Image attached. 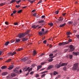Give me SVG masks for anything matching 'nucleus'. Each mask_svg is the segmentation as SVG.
I'll return each instance as SVG.
<instances>
[{"instance_id":"obj_1","label":"nucleus","mask_w":79,"mask_h":79,"mask_svg":"<svg viewBox=\"0 0 79 79\" xmlns=\"http://www.w3.org/2000/svg\"><path fill=\"white\" fill-rule=\"evenodd\" d=\"M72 42V40L69 39V42H63L62 43H60L59 44V45L62 46V45H67V44H69V42Z\"/></svg>"},{"instance_id":"obj_2","label":"nucleus","mask_w":79,"mask_h":79,"mask_svg":"<svg viewBox=\"0 0 79 79\" xmlns=\"http://www.w3.org/2000/svg\"><path fill=\"white\" fill-rule=\"evenodd\" d=\"M78 66H79V64L78 63H76L74 64L72 68V70H73V71L77 70L78 69Z\"/></svg>"},{"instance_id":"obj_3","label":"nucleus","mask_w":79,"mask_h":79,"mask_svg":"<svg viewBox=\"0 0 79 79\" xmlns=\"http://www.w3.org/2000/svg\"><path fill=\"white\" fill-rule=\"evenodd\" d=\"M19 67H17L15 69L13 70L14 73H19V71H18V70L19 69Z\"/></svg>"},{"instance_id":"obj_4","label":"nucleus","mask_w":79,"mask_h":79,"mask_svg":"<svg viewBox=\"0 0 79 79\" xmlns=\"http://www.w3.org/2000/svg\"><path fill=\"white\" fill-rule=\"evenodd\" d=\"M16 53V52H14L13 53H12V52H10L9 53H8V55L9 56H13L14 55H15Z\"/></svg>"},{"instance_id":"obj_5","label":"nucleus","mask_w":79,"mask_h":79,"mask_svg":"<svg viewBox=\"0 0 79 79\" xmlns=\"http://www.w3.org/2000/svg\"><path fill=\"white\" fill-rule=\"evenodd\" d=\"M61 63H60L59 64H57L55 66V68H56L57 69H59L60 67H61Z\"/></svg>"},{"instance_id":"obj_6","label":"nucleus","mask_w":79,"mask_h":79,"mask_svg":"<svg viewBox=\"0 0 79 79\" xmlns=\"http://www.w3.org/2000/svg\"><path fill=\"white\" fill-rule=\"evenodd\" d=\"M73 55L75 56H77V55H79V52H73Z\"/></svg>"},{"instance_id":"obj_7","label":"nucleus","mask_w":79,"mask_h":79,"mask_svg":"<svg viewBox=\"0 0 79 79\" xmlns=\"http://www.w3.org/2000/svg\"><path fill=\"white\" fill-rule=\"evenodd\" d=\"M70 50L71 51H74V47L72 45H71L70 46Z\"/></svg>"},{"instance_id":"obj_8","label":"nucleus","mask_w":79,"mask_h":79,"mask_svg":"<svg viewBox=\"0 0 79 79\" xmlns=\"http://www.w3.org/2000/svg\"><path fill=\"white\" fill-rule=\"evenodd\" d=\"M13 68H14V65L13 64L11 65H10V66H9V67L8 68V69H9V70L12 69H13Z\"/></svg>"},{"instance_id":"obj_9","label":"nucleus","mask_w":79,"mask_h":79,"mask_svg":"<svg viewBox=\"0 0 79 79\" xmlns=\"http://www.w3.org/2000/svg\"><path fill=\"white\" fill-rule=\"evenodd\" d=\"M11 76L12 77H15L16 76V74H15V73H13L11 74Z\"/></svg>"},{"instance_id":"obj_10","label":"nucleus","mask_w":79,"mask_h":79,"mask_svg":"<svg viewBox=\"0 0 79 79\" xmlns=\"http://www.w3.org/2000/svg\"><path fill=\"white\" fill-rule=\"evenodd\" d=\"M52 68H53V65H50L48 67L47 69L48 70H49V69H52Z\"/></svg>"},{"instance_id":"obj_11","label":"nucleus","mask_w":79,"mask_h":79,"mask_svg":"<svg viewBox=\"0 0 79 79\" xmlns=\"http://www.w3.org/2000/svg\"><path fill=\"white\" fill-rule=\"evenodd\" d=\"M25 35H26L25 33H20V37H24V36H25Z\"/></svg>"},{"instance_id":"obj_12","label":"nucleus","mask_w":79,"mask_h":79,"mask_svg":"<svg viewBox=\"0 0 79 79\" xmlns=\"http://www.w3.org/2000/svg\"><path fill=\"white\" fill-rule=\"evenodd\" d=\"M61 67L64 66H67L68 65V63H63L61 64Z\"/></svg>"},{"instance_id":"obj_13","label":"nucleus","mask_w":79,"mask_h":79,"mask_svg":"<svg viewBox=\"0 0 79 79\" xmlns=\"http://www.w3.org/2000/svg\"><path fill=\"white\" fill-rule=\"evenodd\" d=\"M27 60V57H25L24 58H23V59H22L21 60V61H26Z\"/></svg>"},{"instance_id":"obj_14","label":"nucleus","mask_w":79,"mask_h":79,"mask_svg":"<svg viewBox=\"0 0 79 79\" xmlns=\"http://www.w3.org/2000/svg\"><path fill=\"white\" fill-rule=\"evenodd\" d=\"M27 40H28V39L27 38H23L22 39V41H27Z\"/></svg>"},{"instance_id":"obj_15","label":"nucleus","mask_w":79,"mask_h":79,"mask_svg":"<svg viewBox=\"0 0 79 79\" xmlns=\"http://www.w3.org/2000/svg\"><path fill=\"white\" fill-rule=\"evenodd\" d=\"M6 78L7 79H11V78H12V77H11V76L10 75H9L8 76H7Z\"/></svg>"},{"instance_id":"obj_16","label":"nucleus","mask_w":79,"mask_h":79,"mask_svg":"<svg viewBox=\"0 0 79 79\" xmlns=\"http://www.w3.org/2000/svg\"><path fill=\"white\" fill-rule=\"evenodd\" d=\"M39 35H43V34H44V32L42 31H41L39 33Z\"/></svg>"},{"instance_id":"obj_17","label":"nucleus","mask_w":79,"mask_h":79,"mask_svg":"<svg viewBox=\"0 0 79 79\" xmlns=\"http://www.w3.org/2000/svg\"><path fill=\"white\" fill-rule=\"evenodd\" d=\"M7 74H8V73L7 72H3L2 73V76H5Z\"/></svg>"},{"instance_id":"obj_18","label":"nucleus","mask_w":79,"mask_h":79,"mask_svg":"<svg viewBox=\"0 0 79 79\" xmlns=\"http://www.w3.org/2000/svg\"><path fill=\"white\" fill-rule=\"evenodd\" d=\"M38 26H39L38 25L36 26L35 25H32L31 26V27L32 28H36V27H38Z\"/></svg>"},{"instance_id":"obj_19","label":"nucleus","mask_w":79,"mask_h":79,"mask_svg":"<svg viewBox=\"0 0 79 79\" xmlns=\"http://www.w3.org/2000/svg\"><path fill=\"white\" fill-rule=\"evenodd\" d=\"M45 22V21L44 20H41L40 21H39L38 22L39 23H44Z\"/></svg>"},{"instance_id":"obj_20","label":"nucleus","mask_w":79,"mask_h":79,"mask_svg":"<svg viewBox=\"0 0 79 79\" xmlns=\"http://www.w3.org/2000/svg\"><path fill=\"white\" fill-rule=\"evenodd\" d=\"M63 19L62 18H60L58 20V21H59V22H62V21H63Z\"/></svg>"},{"instance_id":"obj_21","label":"nucleus","mask_w":79,"mask_h":79,"mask_svg":"<svg viewBox=\"0 0 79 79\" xmlns=\"http://www.w3.org/2000/svg\"><path fill=\"white\" fill-rule=\"evenodd\" d=\"M6 68L7 67L5 66H2L1 67V69H6Z\"/></svg>"},{"instance_id":"obj_22","label":"nucleus","mask_w":79,"mask_h":79,"mask_svg":"<svg viewBox=\"0 0 79 79\" xmlns=\"http://www.w3.org/2000/svg\"><path fill=\"white\" fill-rule=\"evenodd\" d=\"M42 68V66L41 65H38L37 66V71H38V70H39V69H40V68Z\"/></svg>"},{"instance_id":"obj_23","label":"nucleus","mask_w":79,"mask_h":79,"mask_svg":"<svg viewBox=\"0 0 79 79\" xmlns=\"http://www.w3.org/2000/svg\"><path fill=\"white\" fill-rule=\"evenodd\" d=\"M65 25H66V23H64L63 24L60 25V27H62L64 26Z\"/></svg>"},{"instance_id":"obj_24","label":"nucleus","mask_w":79,"mask_h":79,"mask_svg":"<svg viewBox=\"0 0 79 79\" xmlns=\"http://www.w3.org/2000/svg\"><path fill=\"white\" fill-rule=\"evenodd\" d=\"M20 41V39H16V41H15V43H18Z\"/></svg>"},{"instance_id":"obj_25","label":"nucleus","mask_w":79,"mask_h":79,"mask_svg":"<svg viewBox=\"0 0 79 79\" xmlns=\"http://www.w3.org/2000/svg\"><path fill=\"white\" fill-rule=\"evenodd\" d=\"M56 74H58V73L56 71H54L53 72V75L54 76H56Z\"/></svg>"},{"instance_id":"obj_26","label":"nucleus","mask_w":79,"mask_h":79,"mask_svg":"<svg viewBox=\"0 0 79 79\" xmlns=\"http://www.w3.org/2000/svg\"><path fill=\"white\" fill-rule=\"evenodd\" d=\"M10 42L8 41L5 44V45H8L9 44Z\"/></svg>"},{"instance_id":"obj_27","label":"nucleus","mask_w":79,"mask_h":79,"mask_svg":"<svg viewBox=\"0 0 79 79\" xmlns=\"http://www.w3.org/2000/svg\"><path fill=\"white\" fill-rule=\"evenodd\" d=\"M30 32V31H29V30H27L25 34L26 35L27 34L29 33Z\"/></svg>"},{"instance_id":"obj_28","label":"nucleus","mask_w":79,"mask_h":79,"mask_svg":"<svg viewBox=\"0 0 79 79\" xmlns=\"http://www.w3.org/2000/svg\"><path fill=\"white\" fill-rule=\"evenodd\" d=\"M73 23V21H70L69 22L68 24H72Z\"/></svg>"},{"instance_id":"obj_29","label":"nucleus","mask_w":79,"mask_h":79,"mask_svg":"<svg viewBox=\"0 0 79 79\" xmlns=\"http://www.w3.org/2000/svg\"><path fill=\"white\" fill-rule=\"evenodd\" d=\"M36 53H36V52H35V51H33V56H34L35 55H36Z\"/></svg>"},{"instance_id":"obj_30","label":"nucleus","mask_w":79,"mask_h":79,"mask_svg":"<svg viewBox=\"0 0 79 79\" xmlns=\"http://www.w3.org/2000/svg\"><path fill=\"white\" fill-rule=\"evenodd\" d=\"M4 5H5V2L1 3V4H0V6H3Z\"/></svg>"},{"instance_id":"obj_31","label":"nucleus","mask_w":79,"mask_h":79,"mask_svg":"<svg viewBox=\"0 0 79 79\" xmlns=\"http://www.w3.org/2000/svg\"><path fill=\"white\" fill-rule=\"evenodd\" d=\"M53 60V59L52 58L48 60V61L49 62H52V61Z\"/></svg>"},{"instance_id":"obj_32","label":"nucleus","mask_w":79,"mask_h":79,"mask_svg":"<svg viewBox=\"0 0 79 79\" xmlns=\"http://www.w3.org/2000/svg\"><path fill=\"white\" fill-rule=\"evenodd\" d=\"M29 67H28L27 68L26 70H25L26 69H24V71H27V70H29Z\"/></svg>"},{"instance_id":"obj_33","label":"nucleus","mask_w":79,"mask_h":79,"mask_svg":"<svg viewBox=\"0 0 79 79\" xmlns=\"http://www.w3.org/2000/svg\"><path fill=\"white\" fill-rule=\"evenodd\" d=\"M66 34L67 35H70V34H71V32H70L69 31H68L66 33Z\"/></svg>"},{"instance_id":"obj_34","label":"nucleus","mask_w":79,"mask_h":79,"mask_svg":"<svg viewBox=\"0 0 79 79\" xmlns=\"http://www.w3.org/2000/svg\"><path fill=\"white\" fill-rule=\"evenodd\" d=\"M11 59H9L6 61V63H7V62H10V61H11Z\"/></svg>"},{"instance_id":"obj_35","label":"nucleus","mask_w":79,"mask_h":79,"mask_svg":"<svg viewBox=\"0 0 79 79\" xmlns=\"http://www.w3.org/2000/svg\"><path fill=\"white\" fill-rule=\"evenodd\" d=\"M69 58L70 59H72V58H73V55H69Z\"/></svg>"},{"instance_id":"obj_36","label":"nucleus","mask_w":79,"mask_h":79,"mask_svg":"<svg viewBox=\"0 0 79 79\" xmlns=\"http://www.w3.org/2000/svg\"><path fill=\"white\" fill-rule=\"evenodd\" d=\"M16 0H12V1H11L10 2V3H13V2H15V1H16Z\"/></svg>"},{"instance_id":"obj_37","label":"nucleus","mask_w":79,"mask_h":79,"mask_svg":"<svg viewBox=\"0 0 79 79\" xmlns=\"http://www.w3.org/2000/svg\"><path fill=\"white\" fill-rule=\"evenodd\" d=\"M66 69H67V68L66 67H64L63 68V69L64 70V71H66Z\"/></svg>"},{"instance_id":"obj_38","label":"nucleus","mask_w":79,"mask_h":79,"mask_svg":"<svg viewBox=\"0 0 79 79\" xmlns=\"http://www.w3.org/2000/svg\"><path fill=\"white\" fill-rule=\"evenodd\" d=\"M49 25H50V26H52L53 25V23H50L49 24Z\"/></svg>"},{"instance_id":"obj_39","label":"nucleus","mask_w":79,"mask_h":79,"mask_svg":"<svg viewBox=\"0 0 79 79\" xmlns=\"http://www.w3.org/2000/svg\"><path fill=\"white\" fill-rule=\"evenodd\" d=\"M53 54H51L49 55V56L50 57H52V56H53Z\"/></svg>"},{"instance_id":"obj_40","label":"nucleus","mask_w":79,"mask_h":79,"mask_svg":"<svg viewBox=\"0 0 79 79\" xmlns=\"http://www.w3.org/2000/svg\"><path fill=\"white\" fill-rule=\"evenodd\" d=\"M46 64V62H42L41 63V65H44V64Z\"/></svg>"},{"instance_id":"obj_41","label":"nucleus","mask_w":79,"mask_h":79,"mask_svg":"<svg viewBox=\"0 0 79 79\" xmlns=\"http://www.w3.org/2000/svg\"><path fill=\"white\" fill-rule=\"evenodd\" d=\"M55 13L56 14H58L59 13V11H58V10H57L56 11Z\"/></svg>"},{"instance_id":"obj_42","label":"nucleus","mask_w":79,"mask_h":79,"mask_svg":"<svg viewBox=\"0 0 79 79\" xmlns=\"http://www.w3.org/2000/svg\"><path fill=\"white\" fill-rule=\"evenodd\" d=\"M42 0H41L38 3V4H39L40 3H42Z\"/></svg>"},{"instance_id":"obj_43","label":"nucleus","mask_w":79,"mask_h":79,"mask_svg":"<svg viewBox=\"0 0 79 79\" xmlns=\"http://www.w3.org/2000/svg\"><path fill=\"white\" fill-rule=\"evenodd\" d=\"M16 7L18 8H19V7H20V5H18V6H17V5H16Z\"/></svg>"},{"instance_id":"obj_44","label":"nucleus","mask_w":79,"mask_h":79,"mask_svg":"<svg viewBox=\"0 0 79 79\" xmlns=\"http://www.w3.org/2000/svg\"><path fill=\"white\" fill-rule=\"evenodd\" d=\"M74 26H76L77 25V22H75L74 23Z\"/></svg>"},{"instance_id":"obj_45","label":"nucleus","mask_w":79,"mask_h":79,"mask_svg":"<svg viewBox=\"0 0 79 79\" xmlns=\"http://www.w3.org/2000/svg\"><path fill=\"white\" fill-rule=\"evenodd\" d=\"M45 76V74H43L41 76V77H44Z\"/></svg>"},{"instance_id":"obj_46","label":"nucleus","mask_w":79,"mask_h":79,"mask_svg":"<svg viewBox=\"0 0 79 79\" xmlns=\"http://www.w3.org/2000/svg\"><path fill=\"white\" fill-rule=\"evenodd\" d=\"M39 76V75L38 74H36V75L35 76V77H38V76Z\"/></svg>"},{"instance_id":"obj_47","label":"nucleus","mask_w":79,"mask_h":79,"mask_svg":"<svg viewBox=\"0 0 79 79\" xmlns=\"http://www.w3.org/2000/svg\"><path fill=\"white\" fill-rule=\"evenodd\" d=\"M57 52H58V50H55L54 51V52H55V53H57Z\"/></svg>"},{"instance_id":"obj_48","label":"nucleus","mask_w":79,"mask_h":79,"mask_svg":"<svg viewBox=\"0 0 79 79\" xmlns=\"http://www.w3.org/2000/svg\"><path fill=\"white\" fill-rule=\"evenodd\" d=\"M76 36H77V38L78 39H79V35H77Z\"/></svg>"},{"instance_id":"obj_49","label":"nucleus","mask_w":79,"mask_h":79,"mask_svg":"<svg viewBox=\"0 0 79 79\" xmlns=\"http://www.w3.org/2000/svg\"><path fill=\"white\" fill-rule=\"evenodd\" d=\"M41 18H45V16L43 15V16H42L41 17Z\"/></svg>"},{"instance_id":"obj_50","label":"nucleus","mask_w":79,"mask_h":79,"mask_svg":"<svg viewBox=\"0 0 79 79\" xmlns=\"http://www.w3.org/2000/svg\"><path fill=\"white\" fill-rule=\"evenodd\" d=\"M46 42H47V41L46 40H45L43 41V43L44 44H46Z\"/></svg>"},{"instance_id":"obj_51","label":"nucleus","mask_w":79,"mask_h":79,"mask_svg":"<svg viewBox=\"0 0 79 79\" xmlns=\"http://www.w3.org/2000/svg\"><path fill=\"white\" fill-rule=\"evenodd\" d=\"M68 49H65L64 50V52H67V51H68Z\"/></svg>"},{"instance_id":"obj_52","label":"nucleus","mask_w":79,"mask_h":79,"mask_svg":"<svg viewBox=\"0 0 79 79\" xmlns=\"http://www.w3.org/2000/svg\"><path fill=\"white\" fill-rule=\"evenodd\" d=\"M30 74H31V75H32L33 74H34V72H31L30 73Z\"/></svg>"},{"instance_id":"obj_53","label":"nucleus","mask_w":79,"mask_h":79,"mask_svg":"<svg viewBox=\"0 0 79 79\" xmlns=\"http://www.w3.org/2000/svg\"><path fill=\"white\" fill-rule=\"evenodd\" d=\"M17 51H18V52H19L20 51V48H18L17 49Z\"/></svg>"},{"instance_id":"obj_54","label":"nucleus","mask_w":79,"mask_h":79,"mask_svg":"<svg viewBox=\"0 0 79 79\" xmlns=\"http://www.w3.org/2000/svg\"><path fill=\"white\" fill-rule=\"evenodd\" d=\"M36 13H34L33 14V16H36Z\"/></svg>"},{"instance_id":"obj_55","label":"nucleus","mask_w":79,"mask_h":79,"mask_svg":"<svg viewBox=\"0 0 79 79\" xmlns=\"http://www.w3.org/2000/svg\"><path fill=\"white\" fill-rule=\"evenodd\" d=\"M17 37H19V38H20V34H19L17 35Z\"/></svg>"},{"instance_id":"obj_56","label":"nucleus","mask_w":79,"mask_h":79,"mask_svg":"<svg viewBox=\"0 0 79 79\" xmlns=\"http://www.w3.org/2000/svg\"><path fill=\"white\" fill-rule=\"evenodd\" d=\"M10 42L11 43H13V42H15V40H12Z\"/></svg>"},{"instance_id":"obj_57","label":"nucleus","mask_w":79,"mask_h":79,"mask_svg":"<svg viewBox=\"0 0 79 79\" xmlns=\"http://www.w3.org/2000/svg\"><path fill=\"white\" fill-rule=\"evenodd\" d=\"M47 73V71H45L44 72H43L42 73V74H43V73Z\"/></svg>"},{"instance_id":"obj_58","label":"nucleus","mask_w":79,"mask_h":79,"mask_svg":"<svg viewBox=\"0 0 79 79\" xmlns=\"http://www.w3.org/2000/svg\"><path fill=\"white\" fill-rule=\"evenodd\" d=\"M32 68H31L30 69H29V70H28L29 72H30V71H31V70H32Z\"/></svg>"},{"instance_id":"obj_59","label":"nucleus","mask_w":79,"mask_h":79,"mask_svg":"<svg viewBox=\"0 0 79 79\" xmlns=\"http://www.w3.org/2000/svg\"><path fill=\"white\" fill-rule=\"evenodd\" d=\"M45 69V68L42 69H41L40 70V71H43V70H44V69Z\"/></svg>"},{"instance_id":"obj_60","label":"nucleus","mask_w":79,"mask_h":79,"mask_svg":"<svg viewBox=\"0 0 79 79\" xmlns=\"http://www.w3.org/2000/svg\"><path fill=\"white\" fill-rule=\"evenodd\" d=\"M16 11L14 10L13 12V13H14V14H15V13H16Z\"/></svg>"},{"instance_id":"obj_61","label":"nucleus","mask_w":79,"mask_h":79,"mask_svg":"<svg viewBox=\"0 0 79 79\" xmlns=\"http://www.w3.org/2000/svg\"><path fill=\"white\" fill-rule=\"evenodd\" d=\"M2 54V51H0V56H1Z\"/></svg>"},{"instance_id":"obj_62","label":"nucleus","mask_w":79,"mask_h":79,"mask_svg":"<svg viewBox=\"0 0 79 79\" xmlns=\"http://www.w3.org/2000/svg\"><path fill=\"white\" fill-rule=\"evenodd\" d=\"M66 13H63V14H62V15L63 16H65V15H66Z\"/></svg>"},{"instance_id":"obj_63","label":"nucleus","mask_w":79,"mask_h":79,"mask_svg":"<svg viewBox=\"0 0 79 79\" xmlns=\"http://www.w3.org/2000/svg\"><path fill=\"white\" fill-rule=\"evenodd\" d=\"M20 2V0H19V1L17 2V4H18Z\"/></svg>"},{"instance_id":"obj_64","label":"nucleus","mask_w":79,"mask_h":79,"mask_svg":"<svg viewBox=\"0 0 79 79\" xmlns=\"http://www.w3.org/2000/svg\"><path fill=\"white\" fill-rule=\"evenodd\" d=\"M14 25H18V23H14Z\"/></svg>"}]
</instances>
